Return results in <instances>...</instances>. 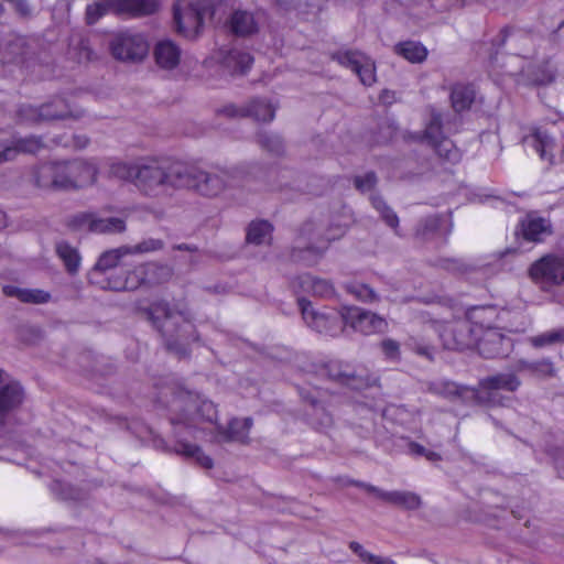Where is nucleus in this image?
<instances>
[{"instance_id": "nucleus-22", "label": "nucleus", "mask_w": 564, "mask_h": 564, "mask_svg": "<svg viewBox=\"0 0 564 564\" xmlns=\"http://www.w3.org/2000/svg\"><path fill=\"white\" fill-rule=\"evenodd\" d=\"M140 286H145L143 263L126 271L121 275L110 276L107 282V288L115 291H133Z\"/></svg>"}, {"instance_id": "nucleus-6", "label": "nucleus", "mask_w": 564, "mask_h": 564, "mask_svg": "<svg viewBox=\"0 0 564 564\" xmlns=\"http://www.w3.org/2000/svg\"><path fill=\"white\" fill-rule=\"evenodd\" d=\"M225 172H208L198 166L182 164L181 188L194 189L207 197L219 195L227 186Z\"/></svg>"}, {"instance_id": "nucleus-21", "label": "nucleus", "mask_w": 564, "mask_h": 564, "mask_svg": "<svg viewBox=\"0 0 564 564\" xmlns=\"http://www.w3.org/2000/svg\"><path fill=\"white\" fill-rule=\"evenodd\" d=\"M378 499L389 505L403 508L405 510H417L422 506L421 497L412 491L392 490L386 491L378 487H371Z\"/></svg>"}, {"instance_id": "nucleus-45", "label": "nucleus", "mask_w": 564, "mask_h": 564, "mask_svg": "<svg viewBox=\"0 0 564 564\" xmlns=\"http://www.w3.org/2000/svg\"><path fill=\"white\" fill-rule=\"evenodd\" d=\"M34 181L40 188L55 191L57 181L54 178V162L39 165L34 170Z\"/></svg>"}, {"instance_id": "nucleus-14", "label": "nucleus", "mask_w": 564, "mask_h": 564, "mask_svg": "<svg viewBox=\"0 0 564 564\" xmlns=\"http://www.w3.org/2000/svg\"><path fill=\"white\" fill-rule=\"evenodd\" d=\"M522 145L533 149L540 159L549 165L555 164V139L539 126H529L522 129L520 139Z\"/></svg>"}, {"instance_id": "nucleus-20", "label": "nucleus", "mask_w": 564, "mask_h": 564, "mask_svg": "<svg viewBox=\"0 0 564 564\" xmlns=\"http://www.w3.org/2000/svg\"><path fill=\"white\" fill-rule=\"evenodd\" d=\"M69 188L78 189L91 185L97 178V167L84 160L66 161Z\"/></svg>"}, {"instance_id": "nucleus-32", "label": "nucleus", "mask_w": 564, "mask_h": 564, "mask_svg": "<svg viewBox=\"0 0 564 564\" xmlns=\"http://www.w3.org/2000/svg\"><path fill=\"white\" fill-rule=\"evenodd\" d=\"M253 57L250 53L232 48L229 50L223 57V65L231 74H245L252 65Z\"/></svg>"}, {"instance_id": "nucleus-59", "label": "nucleus", "mask_w": 564, "mask_h": 564, "mask_svg": "<svg viewBox=\"0 0 564 564\" xmlns=\"http://www.w3.org/2000/svg\"><path fill=\"white\" fill-rule=\"evenodd\" d=\"M487 313L492 314L494 307L492 306H473L466 311V322L474 324H479L481 327L485 326V317Z\"/></svg>"}, {"instance_id": "nucleus-43", "label": "nucleus", "mask_w": 564, "mask_h": 564, "mask_svg": "<svg viewBox=\"0 0 564 564\" xmlns=\"http://www.w3.org/2000/svg\"><path fill=\"white\" fill-rule=\"evenodd\" d=\"M257 143L273 155H281L284 152L283 139L276 133L260 131L257 133Z\"/></svg>"}, {"instance_id": "nucleus-10", "label": "nucleus", "mask_w": 564, "mask_h": 564, "mask_svg": "<svg viewBox=\"0 0 564 564\" xmlns=\"http://www.w3.org/2000/svg\"><path fill=\"white\" fill-rule=\"evenodd\" d=\"M326 373L332 380L354 390H364L379 386V377L368 371L357 372L341 361H329L325 366Z\"/></svg>"}, {"instance_id": "nucleus-15", "label": "nucleus", "mask_w": 564, "mask_h": 564, "mask_svg": "<svg viewBox=\"0 0 564 564\" xmlns=\"http://www.w3.org/2000/svg\"><path fill=\"white\" fill-rule=\"evenodd\" d=\"M299 306L305 323L314 330L321 334L336 335L343 329L337 315H328L317 312L313 308L312 303L302 297L299 299Z\"/></svg>"}, {"instance_id": "nucleus-62", "label": "nucleus", "mask_w": 564, "mask_h": 564, "mask_svg": "<svg viewBox=\"0 0 564 564\" xmlns=\"http://www.w3.org/2000/svg\"><path fill=\"white\" fill-rule=\"evenodd\" d=\"M299 393L301 399L314 409L322 402V392L316 388H301Z\"/></svg>"}, {"instance_id": "nucleus-61", "label": "nucleus", "mask_w": 564, "mask_h": 564, "mask_svg": "<svg viewBox=\"0 0 564 564\" xmlns=\"http://www.w3.org/2000/svg\"><path fill=\"white\" fill-rule=\"evenodd\" d=\"M380 348L386 358L391 360H400V344L392 339L386 338L380 343Z\"/></svg>"}, {"instance_id": "nucleus-37", "label": "nucleus", "mask_w": 564, "mask_h": 564, "mask_svg": "<svg viewBox=\"0 0 564 564\" xmlns=\"http://www.w3.org/2000/svg\"><path fill=\"white\" fill-rule=\"evenodd\" d=\"M394 52L410 63H422L427 57V48L416 41L400 42L394 46Z\"/></svg>"}, {"instance_id": "nucleus-47", "label": "nucleus", "mask_w": 564, "mask_h": 564, "mask_svg": "<svg viewBox=\"0 0 564 564\" xmlns=\"http://www.w3.org/2000/svg\"><path fill=\"white\" fill-rule=\"evenodd\" d=\"M345 290L351 294L356 300L372 303L379 301V295L368 284L352 282L345 284Z\"/></svg>"}, {"instance_id": "nucleus-23", "label": "nucleus", "mask_w": 564, "mask_h": 564, "mask_svg": "<svg viewBox=\"0 0 564 564\" xmlns=\"http://www.w3.org/2000/svg\"><path fill=\"white\" fill-rule=\"evenodd\" d=\"M551 232V225L546 219L531 216L523 219L516 230L517 236H521L530 242H540L543 240V236Z\"/></svg>"}, {"instance_id": "nucleus-53", "label": "nucleus", "mask_w": 564, "mask_h": 564, "mask_svg": "<svg viewBox=\"0 0 564 564\" xmlns=\"http://www.w3.org/2000/svg\"><path fill=\"white\" fill-rule=\"evenodd\" d=\"M406 346L416 355L432 361L434 359V346L415 336H410Z\"/></svg>"}, {"instance_id": "nucleus-52", "label": "nucleus", "mask_w": 564, "mask_h": 564, "mask_svg": "<svg viewBox=\"0 0 564 564\" xmlns=\"http://www.w3.org/2000/svg\"><path fill=\"white\" fill-rule=\"evenodd\" d=\"M523 368L540 377H554L556 369L550 359L539 361L523 362Z\"/></svg>"}, {"instance_id": "nucleus-48", "label": "nucleus", "mask_w": 564, "mask_h": 564, "mask_svg": "<svg viewBox=\"0 0 564 564\" xmlns=\"http://www.w3.org/2000/svg\"><path fill=\"white\" fill-rule=\"evenodd\" d=\"M18 117L22 122L39 123L43 122V118L53 117V115L46 112V109L41 106L22 105L18 110Z\"/></svg>"}, {"instance_id": "nucleus-27", "label": "nucleus", "mask_w": 564, "mask_h": 564, "mask_svg": "<svg viewBox=\"0 0 564 564\" xmlns=\"http://www.w3.org/2000/svg\"><path fill=\"white\" fill-rule=\"evenodd\" d=\"M154 57L161 68L173 69L180 63L181 50L170 40L161 41L155 45Z\"/></svg>"}, {"instance_id": "nucleus-17", "label": "nucleus", "mask_w": 564, "mask_h": 564, "mask_svg": "<svg viewBox=\"0 0 564 564\" xmlns=\"http://www.w3.org/2000/svg\"><path fill=\"white\" fill-rule=\"evenodd\" d=\"M511 346V339L496 328L487 327L477 340L479 354L484 358H498L507 356Z\"/></svg>"}, {"instance_id": "nucleus-13", "label": "nucleus", "mask_w": 564, "mask_h": 564, "mask_svg": "<svg viewBox=\"0 0 564 564\" xmlns=\"http://www.w3.org/2000/svg\"><path fill=\"white\" fill-rule=\"evenodd\" d=\"M69 225L75 229H86L94 234H121L126 230V221L119 217L101 218L96 213L82 212L74 215Z\"/></svg>"}, {"instance_id": "nucleus-11", "label": "nucleus", "mask_w": 564, "mask_h": 564, "mask_svg": "<svg viewBox=\"0 0 564 564\" xmlns=\"http://www.w3.org/2000/svg\"><path fill=\"white\" fill-rule=\"evenodd\" d=\"M112 56L122 62H140L149 52V44L141 34L122 32L110 41Z\"/></svg>"}, {"instance_id": "nucleus-50", "label": "nucleus", "mask_w": 564, "mask_h": 564, "mask_svg": "<svg viewBox=\"0 0 564 564\" xmlns=\"http://www.w3.org/2000/svg\"><path fill=\"white\" fill-rule=\"evenodd\" d=\"M349 549L366 564H397L389 557H381L366 551L364 546L356 541L349 543Z\"/></svg>"}, {"instance_id": "nucleus-60", "label": "nucleus", "mask_w": 564, "mask_h": 564, "mask_svg": "<svg viewBox=\"0 0 564 564\" xmlns=\"http://www.w3.org/2000/svg\"><path fill=\"white\" fill-rule=\"evenodd\" d=\"M109 7L112 8L111 2L89 4L86 9L87 23L88 24L96 23L104 14H106Z\"/></svg>"}, {"instance_id": "nucleus-18", "label": "nucleus", "mask_w": 564, "mask_h": 564, "mask_svg": "<svg viewBox=\"0 0 564 564\" xmlns=\"http://www.w3.org/2000/svg\"><path fill=\"white\" fill-rule=\"evenodd\" d=\"M24 400V389L18 381H4L0 370V419L15 411Z\"/></svg>"}, {"instance_id": "nucleus-55", "label": "nucleus", "mask_w": 564, "mask_h": 564, "mask_svg": "<svg viewBox=\"0 0 564 564\" xmlns=\"http://www.w3.org/2000/svg\"><path fill=\"white\" fill-rule=\"evenodd\" d=\"M164 248V241L156 238H148L135 246H129L130 254L148 253L162 250Z\"/></svg>"}, {"instance_id": "nucleus-63", "label": "nucleus", "mask_w": 564, "mask_h": 564, "mask_svg": "<svg viewBox=\"0 0 564 564\" xmlns=\"http://www.w3.org/2000/svg\"><path fill=\"white\" fill-rule=\"evenodd\" d=\"M17 148L14 141L8 142L0 140V164L12 161L17 156Z\"/></svg>"}, {"instance_id": "nucleus-7", "label": "nucleus", "mask_w": 564, "mask_h": 564, "mask_svg": "<svg viewBox=\"0 0 564 564\" xmlns=\"http://www.w3.org/2000/svg\"><path fill=\"white\" fill-rule=\"evenodd\" d=\"M528 274L542 291L564 285V254H544L529 267Z\"/></svg>"}, {"instance_id": "nucleus-8", "label": "nucleus", "mask_w": 564, "mask_h": 564, "mask_svg": "<svg viewBox=\"0 0 564 564\" xmlns=\"http://www.w3.org/2000/svg\"><path fill=\"white\" fill-rule=\"evenodd\" d=\"M520 386L521 380L517 375L513 372H501L481 379L479 389L467 391V393L475 395V404L495 405L501 403L498 391L514 392Z\"/></svg>"}, {"instance_id": "nucleus-38", "label": "nucleus", "mask_w": 564, "mask_h": 564, "mask_svg": "<svg viewBox=\"0 0 564 564\" xmlns=\"http://www.w3.org/2000/svg\"><path fill=\"white\" fill-rule=\"evenodd\" d=\"M41 108H45L46 112L53 115V117L43 118V121L65 119V118H79L80 113H73L68 104L64 98L55 97L48 102L41 105Z\"/></svg>"}, {"instance_id": "nucleus-49", "label": "nucleus", "mask_w": 564, "mask_h": 564, "mask_svg": "<svg viewBox=\"0 0 564 564\" xmlns=\"http://www.w3.org/2000/svg\"><path fill=\"white\" fill-rule=\"evenodd\" d=\"M530 344L535 348L564 343V328L553 329L529 338Z\"/></svg>"}, {"instance_id": "nucleus-42", "label": "nucleus", "mask_w": 564, "mask_h": 564, "mask_svg": "<svg viewBox=\"0 0 564 564\" xmlns=\"http://www.w3.org/2000/svg\"><path fill=\"white\" fill-rule=\"evenodd\" d=\"M139 172V162H115L109 166V176L129 182L135 186Z\"/></svg>"}, {"instance_id": "nucleus-30", "label": "nucleus", "mask_w": 564, "mask_h": 564, "mask_svg": "<svg viewBox=\"0 0 564 564\" xmlns=\"http://www.w3.org/2000/svg\"><path fill=\"white\" fill-rule=\"evenodd\" d=\"M430 390L436 394L448 399H462L463 401H471L475 403V395H470L467 391H476L467 387H459L452 381H435L430 384Z\"/></svg>"}, {"instance_id": "nucleus-34", "label": "nucleus", "mask_w": 564, "mask_h": 564, "mask_svg": "<svg viewBox=\"0 0 564 564\" xmlns=\"http://www.w3.org/2000/svg\"><path fill=\"white\" fill-rule=\"evenodd\" d=\"M55 251L58 258L63 261L67 273L70 275L77 274L82 260L78 250L67 241L62 240L56 242Z\"/></svg>"}, {"instance_id": "nucleus-56", "label": "nucleus", "mask_w": 564, "mask_h": 564, "mask_svg": "<svg viewBox=\"0 0 564 564\" xmlns=\"http://www.w3.org/2000/svg\"><path fill=\"white\" fill-rule=\"evenodd\" d=\"M55 191H70L66 162H54Z\"/></svg>"}, {"instance_id": "nucleus-46", "label": "nucleus", "mask_w": 564, "mask_h": 564, "mask_svg": "<svg viewBox=\"0 0 564 564\" xmlns=\"http://www.w3.org/2000/svg\"><path fill=\"white\" fill-rule=\"evenodd\" d=\"M257 106L267 109V111L269 110L268 107H265V105L260 102H256L251 107H246V105L242 107H237L236 105L230 104L217 109L216 113L218 116H225L227 118H246L248 116L260 117V115L254 111V107Z\"/></svg>"}, {"instance_id": "nucleus-5", "label": "nucleus", "mask_w": 564, "mask_h": 564, "mask_svg": "<svg viewBox=\"0 0 564 564\" xmlns=\"http://www.w3.org/2000/svg\"><path fill=\"white\" fill-rule=\"evenodd\" d=\"M220 0H196L184 9L174 8V23L177 33L194 39L199 34L205 19L216 20L223 9Z\"/></svg>"}, {"instance_id": "nucleus-3", "label": "nucleus", "mask_w": 564, "mask_h": 564, "mask_svg": "<svg viewBox=\"0 0 564 564\" xmlns=\"http://www.w3.org/2000/svg\"><path fill=\"white\" fill-rule=\"evenodd\" d=\"M182 163L170 164L155 158L139 162L135 187L147 197L166 196L173 189L181 188Z\"/></svg>"}, {"instance_id": "nucleus-40", "label": "nucleus", "mask_w": 564, "mask_h": 564, "mask_svg": "<svg viewBox=\"0 0 564 564\" xmlns=\"http://www.w3.org/2000/svg\"><path fill=\"white\" fill-rule=\"evenodd\" d=\"M370 202L373 208L380 214L381 219L387 224V226L391 227L395 234H399V217L395 212L386 203L383 197L376 193L370 196Z\"/></svg>"}, {"instance_id": "nucleus-4", "label": "nucleus", "mask_w": 564, "mask_h": 564, "mask_svg": "<svg viewBox=\"0 0 564 564\" xmlns=\"http://www.w3.org/2000/svg\"><path fill=\"white\" fill-rule=\"evenodd\" d=\"M344 234L345 229L341 226H330L326 229L314 220H306L300 228V237L310 245L305 248H294L292 258L313 265L323 257L329 242L339 239Z\"/></svg>"}, {"instance_id": "nucleus-35", "label": "nucleus", "mask_w": 564, "mask_h": 564, "mask_svg": "<svg viewBox=\"0 0 564 564\" xmlns=\"http://www.w3.org/2000/svg\"><path fill=\"white\" fill-rule=\"evenodd\" d=\"M476 93L473 86L456 84L451 91V102L455 112L468 110L475 101Z\"/></svg>"}, {"instance_id": "nucleus-64", "label": "nucleus", "mask_w": 564, "mask_h": 564, "mask_svg": "<svg viewBox=\"0 0 564 564\" xmlns=\"http://www.w3.org/2000/svg\"><path fill=\"white\" fill-rule=\"evenodd\" d=\"M403 441H406V452L409 455L413 456V457H425V454L427 452V448H425L423 445L416 443V442H413V441H409L408 438H403Z\"/></svg>"}, {"instance_id": "nucleus-24", "label": "nucleus", "mask_w": 564, "mask_h": 564, "mask_svg": "<svg viewBox=\"0 0 564 564\" xmlns=\"http://www.w3.org/2000/svg\"><path fill=\"white\" fill-rule=\"evenodd\" d=\"M186 420L192 423H217L215 404L209 400H192L186 405Z\"/></svg>"}, {"instance_id": "nucleus-33", "label": "nucleus", "mask_w": 564, "mask_h": 564, "mask_svg": "<svg viewBox=\"0 0 564 564\" xmlns=\"http://www.w3.org/2000/svg\"><path fill=\"white\" fill-rule=\"evenodd\" d=\"M2 291L7 296L15 297L23 303L43 304L51 299V294L43 290L21 289L11 284L4 285Z\"/></svg>"}, {"instance_id": "nucleus-51", "label": "nucleus", "mask_w": 564, "mask_h": 564, "mask_svg": "<svg viewBox=\"0 0 564 564\" xmlns=\"http://www.w3.org/2000/svg\"><path fill=\"white\" fill-rule=\"evenodd\" d=\"M256 102L265 105V107H268L269 110L267 111V109H264L260 106H257V107H254V111L258 112L260 115V117H256V116H250V117L259 122H271L275 117L276 107L273 106L269 100H267L264 98H253L246 105V107H251Z\"/></svg>"}, {"instance_id": "nucleus-44", "label": "nucleus", "mask_w": 564, "mask_h": 564, "mask_svg": "<svg viewBox=\"0 0 564 564\" xmlns=\"http://www.w3.org/2000/svg\"><path fill=\"white\" fill-rule=\"evenodd\" d=\"M443 134V118L442 113L435 108L430 109V120L427 121L424 130V139L429 144L440 140Z\"/></svg>"}, {"instance_id": "nucleus-31", "label": "nucleus", "mask_w": 564, "mask_h": 564, "mask_svg": "<svg viewBox=\"0 0 564 564\" xmlns=\"http://www.w3.org/2000/svg\"><path fill=\"white\" fill-rule=\"evenodd\" d=\"M273 225L264 219L252 220L247 227V243L260 246L270 245L272 240Z\"/></svg>"}, {"instance_id": "nucleus-16", "label": "nucleus", "mask_w": 564, "mask_h": 564, "mask_svg": "<svg viewBox=\"0 0 564 564\" xmlns=\"http://www.w3.org/2000/svg\"><path fill=\"white\" fill-rule=\"evenodd\" d=\"M441 338L446 348L457 350L469 348L476 341L474 330L466 321L446 323L441 330Z\"/></svg>"}, {"instance_id": "nucleus-12", "label": "nucleus", "mask_w": 564, "mask_h": 564, "mask_svg": "<svg viewBox=\"0 0 564 564\" xmlns=\"http://www.w3.org/2000/svg\"><path fill=\"white\" fill-rule=\"evenodd\" d=\"M339 314L345 325L364 335L381 333L387 327L383 317L361 307L344 306Z\"/></svg>"}, {"instance_id": "nucleus-58", "label": "nucleus", "mask_w": 564, "mask_h": 564, "mask_svg": "<svg viewBox=\"0 0 564 564\" xmlns=\"http://www.w3.org/2000/svg\"><path fill=\"white\" fill-rule=\"evenodd\" d=\"M377 183L378 177L373 171L354 177V185L361 193L372 191L377 186Z\"/></svg>"}, {"instance_id": "nucleus-29", "label": "nucleus", "mask_w": 564, "mask_h": 564, "mask_svg": "<svg viewBox=\"0 0 564 564\" xmlns=\"http://www.w3.org/2000/svg\"><path fill=\"white\" fill-rule=\"evenodd\" d=\"M144 265L145 286L152 288L170 282L174 275L173 267L159 262H147Z\"/></svg>"}, {"instance_id": "nucleus-39", "label": "nucleus", "mask_w": 564, "mask_h": 564, "mask_svg": "<svg viewBox=\"0 0 564 564\" xmlns=\"http://www.w3.org/2000/svg\"><path fill=\"white\" fill-rule=\"evenodd\" d=\"M430 145L434 149L436 154L446 162L456 164L462 159L460 150L447 137H442Z\"/></svg>"}, {"instance_id": "nucleus-54", "label": "nucleus", "mask_w": 564, "mask_h": 564, "mask_svg": "<svg viewBox=\"0 0 564 564\" xmlns=\"http://www.w3.org/2000/svg\"><path fill=\"white\" fill-rule=\"evenodd\" d=\"M14 144L18 153L23 152L32 154L44 147L42 139L34 135L17 139L14 140Z\"/></svg>"}, {"instance_id": "nucleus-41", "label": "nucleus", "mask_w": 564, "mask_h": 564, "mask_svg": "<svg viewBox=\"0 0 564 564\" xmlns=\"http://www.w3.org/2000/svg\"><path fill=\"white\" fill-rule=\"evenodd\" d=\"M50 490L57 499L64 501H78L83 498L80 488L57 479L50 484Z\"/></svg>"}, {"instance_id": "nucleus-36", "label": "nucleus", "mask_w": 564, "mask_h": 564, "mask_svg": "<svg viewBox=\"0 0 564 564\" xmlns=\"http://www.w3.org/2000/svg\"><path fill=\"white\" fill-rule=\"evenodd\" d=\"M128 254H130L129 246H121L119 248L105 251L98 258L91 273H101L116 268L120 260Z\"/></svg>"}, {"instance_id": "nucleus-25", "label": "nucleus", "mask_w": 564, "mask_h": 564, "mask_svg": "<svg viewBox=\"0 0 564 564\" xmlns=\"http://www.w3.org/2000/svg\"><path fill=\"white\" fill-rule=\"evenodd\" d=\"M111 6L117 13L141 17L156 12L160 0H115L111 2Z\"/></svg>"}, {"instance_id": "nucleus-28", "label": "nucleus", "mask_w": 564, "mask_h": 564, "mask_svg": "<svg viewBox=\"0 0 564 564\" xmlns=\"http://www.w3.org/2000/svg\"><path fill=\"white\" fill-rule=\"evenodd\" d=\"M229 29L238 36H248L258 31L253 14L245 10H236L229 18Z\"/></svg>"}, {"instance_id": "nucleus-26", "label": "nucleus", "mask_w": 564, "mask_h": 564, "mask_svg": "<svg viewBox=\"0 0 564 564\" xmlns=\"http://www.w3.org/2000/svg\"><path fill=\"white\" fill-rule=\"evenodd\" d=\"M294 286H297L303 292L324 299H329L335 295V289L329 281L311 274H303L296 278Z\"/></svg>"}, {"instance_id": "nucleus-9", "label": "nucleus", "mask_w": 564, "mask_h": 564, "mask_svg": "<svg viewBox=\"0 0 564 564\" xmlns=\"http://www.w3.org/2000/svg\"><path fill=\"white\" fill-rule=\"evenodd\" d=\"M329 58L351 69L365 86H371L377 80L375 62L358 50L341 48L329 53Z\"/></svg>"}, {"instance_id": "nucleus-57", "label": "nucleus", "mask_w": 564, "mask_h": 564, "mask_svg": "<svg viewBox=\"0 0 564 564\" xmlns=\"http://www.w3.org/2000/svg\"><path fill=\"white\" fill-rule=\"evenodd\" d=\"M546 454L552 458L561 477H564V443L562 445H546Z\"/></svg>"}, {"instance_id": "nucleus-2", "label": "nucleus", "mask_w": 564, "mask_h": 564, "mask_svg": "<svg viewBox=\"0 0 564 564\" xmlns=\"http://www.w3.org/2000/svg\"><path fill=\"white\" fill-rule=\"evenodd\" d=\"M150 319L160 332L166 350L180 359L189 356V345L198 340L194 315L184 301L171 305L159 301L149 310Z\"/></svg>"}, {"instance_id": "nucleus-1", "label": "nucleus", "mask_w": 564, "mask_h": 564, "mask_svg": "<svg viewBox=\"0 0 564 564\" xmlns=\"http://www.w3.org/2000/svg\"><path fill=\"white\" fill-rule=\"evenodd\" d=\"M251 425H212L207 432L199 425H174L173 441L167 442L156 434L151 425H127L141 443L151 445L162 452H174L187 460L195 463L204 469L214 467V459L204 453L196 441L204 438L215 444L239 443L247 444Z\"/></svg>"}, {"instance_id": "nucleus-19", "label": "nucleus", "mask_w": 564, "mask_h": 564, "mask_svg": "<svg viewBox=\"0 0 564 564\" xmlns=\"http://www.w3.org/2000/svg\"><path fill=\"white\" fill-rule=\"evenodd\" d=\"M452 227L451 215H430L419 223L415 235L424 240L446 237L452 231Z\"/></svg>"}]
</instances>
